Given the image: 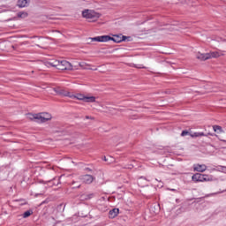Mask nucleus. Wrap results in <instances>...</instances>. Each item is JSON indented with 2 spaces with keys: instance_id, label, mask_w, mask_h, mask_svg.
<instances>
[{
  "instance_id": "obj_1",
  "label": "nucleus",
  "mask_w": 226,
  "mask_h": 226,
  "mask_svg": "<svg viewBox=\"0 0 226 226\" xmlns=\"http://www.w3.org/2000/svg\"><path fill=\"white\" fill-rule=\"evenodd\" d=\"M27 117L31 119V121H36V123H47V121L52 119V115H50V113L42 112L39 114H28Z\"/></svg>"
},
{
  "instance_id": "obj_2",
  "label": "nucleus",
  "mask_w": 226,
  "mask_h": 226,
  "mask_svg": "<svg viewBox=\"0 0 226 226\" xmlns=\"http://www.w3.org/2000/svg\"><path fill=\"white\" fill-rule=\"evenodd\" d=\"M47 66H53L57 70H73L72 64L66 60H55L53 62H48Z\"/></svg>"
},
{
  "instance_id": "obj_3",
  "label": "nucleus",
  "mask_w": 226,
  "mask_h": 226,
  "mask_svg": "<svg viewBox=\"0 0 226 226\" xmlns=\"http://www.w3.org/2000/svg\"><path fill=\"white\" fill-rule=\"evenodd\" d=\"M91 41H100V42H107V41H115V43H121L124 40V36L123 39L120 36L115 35L114 37H110L109 35H102L97 37L90 38Z\"/></svg>"
},
{
  "instance_id": "obj_4",
  "label": "nucleus",
  "mask_w": 226,
  "mask_h": 226,
  "mask_svg": "<svg viewBox=\"0 0 226 226\" xmlns=\"http://www.w3.org/2000/svg\"><path fill=\"white\" fill-rule=\"evenodd\" d=\"M220 56H221L220 52H215V51H210L208 53L198 52L196 54V57L200 61H207V59H217V57H220Z\"/></svg>"
},
{
  "instance_id": "obj_5",
  "label": "nucleus",
  "mask_w": 226,
  "mask_h": 226,
  "mask_svg": "<svg viewBox=\"0 0 226 226\" xmlns=\"http://www.w3.org/2000/svg\"><path fill=\"white\" fill-rule=\"evenodd\" d=\"M82 17L83 19H87L88 20H93V22H94L102 17V14L94 11V10L86 9L82 11Z\"/></svg>"
},
{
  "instance_id": "obj_6",
  "label": "nucleus",
  "mask_w": 226,
  "mask_h": 226,
  "mask_svg": "<svg viewBox=\"0 0 226 226\" xmlns=\"http://www.w3.org/2000/svg\"><path fill=\"white\" fill-rule=\"evenodd\" d=\"M192 179L195 183H204V181H213V177L206 174L196 173L192 176Z\"/></svg>"
},
{
  "instance_id": "obj_7",
  "label": "nucleus",
  "mask_w": 226,
  "mask_h": 226,
  "mask_svg": "<svg viewBox=\"0 0 226 226\" xmlns=\"http://www.w3.org/2000/svg\"><path fill=\"white\" fill-rule=\"evenodd\" d=\"M223 41V38L220 36H212L207 38V42L210 43L211 47L216 49V47L220 48V45Z\"/></svg>"
},
{
  "instance_id": "obj_8",
  "label": "nucleus",
  "mask_w": 226,
  "mask_h": 226,
  "mask_svg": "<svg viewBox=\"0 0 226 226\" xmlns=\"http://www.w3.org/2000/svg\"><path fill=\"white\" fill-rule=\"evenodd\" d=\"M71 98H76V100H80L82 102H87V103H94L96 102V97L94 96H86L82 94H77L76 95H73V97Z\"/></svg>"
},
{
  "instance_id": "obj_9",
  "label": "nucleus",
  "mask_w": 226,
  "mask_h": 226,
  "mask_svg": "<svg viewBox=\"0 0 226 226\" xmlns=\"http://www.w3.org/2000/svg\"><path fill=\"white\" fill-rule=\"evenodd\" d=\"M220 49L215 50V52H219L220 57H222V56H225L226 53V40L223 39L221 45L219 46Z\"/></svg>"
},
{
  "instance_id": "obj_10",
  "label": "nucleus",
  "mask_w": 226,
  "mask_h": 226,
  "mask_svg": "<svg viewBox=\"0 0 226 226\" xmlns=\"http://www.w3.org/2000/svg\"><path fill=\"white\" fill-rule=\"evenodd\" d=\"M80 179L86 185H91V183H93V181H94V177L91 176V175H83L80 177Z\"/></svg>"
},
{
  "instance_id": "obj_11",
  "label": "nucleus",
  "mask_w": 226,
  "mask_h": 226,
  "mask_svg": "<svg viewBox=\"0 0 226 226\" xmlns=\"http://www.w3.org/2000/svg\"><path fill=\"white\" fill-rule=\"evenodd\" d=\"M54 92L56 93V94H60L61 96H68L69 98H73V94L66 91V90H57V89H54Z\"/></svg>"
},
{
  "instance_id": "obj_12",
  "label": "nucleus",
  "mask_w": 226,
  "mask_h": 226,
  "mask_svg": "<svg viewBox=\"0 0 226 226\" xmlns=\"http://www.w3.org/2000/svg\"><path fill=\"white\" fill-rule=\"evenodd\" d=\"M207 170V166H206V164L194 165V170H196V172H206Z\"/></svg>"
},
{
  "instance_id": "obj_13",
  "label": "nucleus",
  "mask_w": 226,
  "mask_h": 226,
  "mask_svg": "<svg viewBox=\"0 0 226 226\" xmlns=\"http://www.w3.org/2000/svg\"><path fill=\"white\" fill-rule=\"evenodd\" d=\"M19 8H26L29 6V0H18Z\"/></svg>"
},
{
  "instance_id": "obj_14",
  "label": "nucleus",
  "mask_w": 226,
  "mask_h": 226,
  "mask_svg": "<svg viewBox=\"0 0 226 226\" xmlns=\"http://www.w3.org/2000/svg\"><path fill=\"white\" fill-rule=\"evenodd\" d=\"M117 215H119V208H113L109 211V217L114 219L116 216H117Z\"/></svg>"
},
{
  "instance_id": "obj_15",
  "label": "nucleus",
  "mask_w": 226,
  "mask_h": 226,
  "mask_svg": "<svg viewBox=\"0 0 226 226\" xmlns=\"http://www.w3.org/2000/svg\"><path fill=\"white\" fill-rule=\"evenodd\" d=\"M190 137H192V139H197L199 137H207V135L204 132H191Z\"/></svg>"
},
{
  "instance_id": "obj_16",
  "label": "nucleus",
  "mask_w": 226,
  "mask_h": 226,
  "mask_svg": "<svg viewBox=\"0 0 226 226\" xmlns=\"http://www.w3.org/2000/svg\"><path fill=\"white\" fill-rule=\"evenodd\" d=\"M213 130H214V132H215L216 133H223V129H222V126H220V125H214V126H213Z\"/></svg>"
},
{
  "instance_id": "obj_17",
  "label": "nucleus",
  "mask_w": 226,
  "mask_h": 226,
  "mask_svg": "<svg viewBox=\"0 0 226 226\" xmlns=\"http://www.w3.org/2000/svg\"><path fill=\"white\" fill-rule=\"evenodd\" d=\"M79 66H80L81 68H83V70H90L89 64H87L85 63V62L79 63Z\"/></svg>"
},
{
  "instance_id": "obj_18",
  "label": "nucleus",
  "mask_w": 226,
  "mask_h": 226,
  "mask_svg": "<svg viewBox=\"0 0 226 226\" xmlns=\"http://www.w3.org/2000/svg\"><path fill=\"white\" fill-rule=\"evenodd\" d=\"M218 172H223L224 174H226V167L225 166H219L217 167Z\"/></svg>"
},
{
  "instance_id": "obj_19",
  "label": "nucleus",
  "mask_w": 226,
  "mask_h": 226,
  "mask_svg": "<svg viewBox=\"0 0 226 226\" xmlns=\"http://www.w3.org/2000/svg\"><path fill=\"white\" fill-rule=\"evenodd\" d=\"M18 17L20 19H26V17H27V12H19Z\"/></svg>"
},
{
  "instance_id": "obj_20",
  "label": "nucleus",
  "mask_w": 226,
  "mask_h": 226,
  "mask_svg": "<svg viewBox=\"0 0 226 226\" xmlns=\"http://www.w3.org/2000/svg\"><path fill=\"white\" fill-rule=\"evenodd\" d=\"M30 215H33V212L31 211H26L24 214H23V218H28V216Z\"/></svg>"
},
{
  "instance_id": "obj_21",
  "label": "nucleus",
  "mask_w": 226,
  "mask_h": 226,
  "mask_svg": "<svg viewBox=\"0 0 226 226\" xmlns=\"http://www.w3.org/2000/svg\"><path fill=\"white\" fill-rule=\"evenodd\" d=\"M190 133H192V132H189L187 131H183L181 133V137H186V135H190Z\"/></svg>"
},
{
  "instance_id": "obj_22",
  "label": "nucleus",
  "mask_w": 226,
  "mask_h": 226,
  "mask_svg": "<svg viewBox=\"0 0 226 226\" xmlns=\"http://www.w3.org/2000/svg\"><path fill=\"white\" fill-rule=\"evenodd\" d=\"M85 119H91V120H93V119H94V117H89V116H86V117H85Z\"/></svg>"
},
{
  "instance_id": "obj_23",
  "label": "nucleus",
  "mask_w": 226,
  "mask_h": 226,
  "mask_svg": "<svg viewBox=\"0 0 226 226\" xmlns=\"http://www.w3.org/2000/svg\"><path fill=\"white\" fill-rule=\"evenodd\" d=\"M222 142H225V144H226V140H223V139H220Z\"/></svg>"
},
{
  "instance_id": "obj_24",
  "label": "nucleus",
  "mask_w": 226,
  "mask_h": 226,
  "mask_svg": "<svg viewBox=\"0 0 226 226\" xmlns=\"http://www.w3.org/2000/svg\"><path fill=\"white\" fill-rule=\"evenodd\" d=\"M157 209H160V205H157Z\"/></svg>"
},
{
  "instance_id": "obj_25",
  "label": "nucleus",
  "mask_w": 226,
  "mask_h": 226,
  "mask_svg": "<svg viewBox=\"0 0 226 226\" xmlns=\"http://www.w3.org/2000/svg\"><path fill=\"white\" fill-rule=\"evenodd\" d=\"M136 68H142L141 66H136Z\"/></svg>"
}]
</instances>
